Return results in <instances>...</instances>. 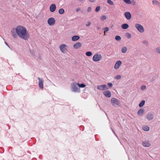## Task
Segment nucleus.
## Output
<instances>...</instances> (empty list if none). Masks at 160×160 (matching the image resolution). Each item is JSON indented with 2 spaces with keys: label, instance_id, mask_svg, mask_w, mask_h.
Masks as SVG:
<instances>
[{
  "label": "nucleus",
  "instance_id": "nucleus-1",
  "mask_svg": "<svg viewBox=\"0 0 160 160\" xmlns=\"http://www.w3.org/2000/svg\"><path fill=\"white\" fill-rule=\"evenodd\" d=\"M11 33L14 38H17L18 36L22 39L27 40L29 38V34L26 28L21 26H18L16 28H12Z\"/></svg>",
  "mask_w": 160,
  "mask_h": 160
},
{
  "label": "nucleus",
  "instance_id": "nucleus-2",
  "mask_svg": "<svg viewBox=\"0 0 160 160\" xmlns=\"http://www.w3.org/2000/svg\"><path fill=\"white\" fill-rule=\"evenodd\" d=\"M77 83L73 82L71 84V89L72 92L79 93L80 92V90L78 88Z\"/></svg>",
  "mask_w": 160,
  "mask_h": 160
},
{
  "label": "nucleus",
  "instance_id": "nucleus-3",
  "mask_svg": "<svg viewBox=\"0 0 160 160\" xmlns=\"http://www.w3.org/2000/svg\"><path fill=\"white\" fill-rule=\"evenodd\" d=\"M111 103L112 105L114 107L119 106L120 104V102L116 98H112L111 99Z\"/></svg>",
  "mask_w": 160,
  "mask_h": 160
},
{
  "label": "nucleus",
  "instance_id": "nucleus-4",
  "mask_svg": "<svg viewBox=\"0 0 160 160\" xmlns=\"http://www.w3.org/2000/svg\"><path fill=\"white\" fill-rule=\"evenodd\" d=\"M135 27L140 33H143L144 32V28L139 23H136L135 25Z\"/></svg>",
  "mask_w": 160,
  "mask_h": 160
},
{
  "label": "nucleus",
  "instance_id": "nucleus-5",
  "mask_svg": "<svg viewBox=\"0 0 160 160\" xmlns=\"http://www.w3.org/2000/svg\"><path fill=\"white\" fill-rule=\"evenodd\" d=\"M102 58L101 54L96 53L94 55L92 58V60L94 62H98L100 61Z\"/></svg>",
  "mask_w": 160,
  "mask_h": 160
},
{
  "label": "nucleus",
  "instance_id": "nucleus-6",
  "mask_svg": "<svg viewBox=\"0 0 160 160\" xmlns=\"http://www.w3.org/2000/svg\"><path fill=\"white\" fill-rule=\"evenodd\" d=\"M59 48L62 52L65 53L67 50L68 46L66 44H63L60 45Z\"/></svg>",
  "mask_w": 160,
  "mask_h": 160
},
{
  "label": "nucleus",
  "instance_id": "nucleus-7",
  "mask_svg": "<svg viewBox=\"0 0 160 160\" xmlns=\"http://www.w3.org/2000/svg\"><path fill=\"white\" fill-rule=\"evenodd\" d=\"M145 118L148 121H151L154 118V115L151 112H148L146 115Z\"/></svg>",
  "mask_w": 160,
  "mask_h": 160
},
{
  "label": "nucleus",
  "instance_id": "nucleus-8",
  "mask_svg": "<svg viewBox=\"0 0 160 160\" xmlns=\"http://www.w3.org/2000/svg\"><path fill=\"white\" fill-rule=\"evenodd\" d=\"M55 22V20L53 18H49L48 20V24L51 26L53 25Z\"/></svg>",
  "mask_w": 160,
  "mask_h": 160
},
{
  "label": "nucleus",
  "instance_id": "nucleus-9",
  "mask_svg": "<svg viewBox=\"0 0 160 160\" xmlns=\"http://www.w3.org/2000/svg\"><path fill=\"white\" fill-rule=\"evenodd\" d=\"M38 79L39 80L38 85L40 88L42 90L43 88V82L44 80L42 78H40L38 77Z\"/></svg>",
  "mask_w": 160,
  "mask_h": 160
},
{
  "label": "nucleus",
  "instance_id": "nucleus-10",
  "mask_svg": "<svg viewBox=\"0 0 160 160\" xmlns=\"http://www.w3.org/2000/svg\"><path fill=\"white\" fill-rule=\"evenodd\" d=\"M97 88L102 91L108 89V87L105 84L98 85L97 87Z\"/></svg>",
  "mask_w": 160,
  "mask_h": 160
},
{
  "label": "nucleus",
  "instance_id": "nucleus-11",
  "mask_svg": "<svg viewBox=\"0 0 160 160\" xmlns=\"http://www.w3.org/2000/svg\"><path fill=\"white\" fill-rule=\"evenodd\" d=\"M122 64V62L121 61H118L117 62H116L115 64L114 67V68L115 69H118L121 66Z\"/></svg>",
  "mask_w": 160,
  "mask_h": 160
},
{
  "label": "nucleus",
  "instance_id": "nucleus-12",
  "mask_svg": "<svg viewBox=\"0 0 160 160\" xmlns=\"http://www.w3.org/2000/svg\"><path fill=\"white\" fill-rule=\"evenodd\" d=\"M143 146L146 147H148L151 146V144L148 140H145L142 142Z\"/></svg>",
  "mask_w": 160,
  "mask_h": 160
},
{
  "label": "nucleus",
  "instance_id": "nucleus-13",
  "mask_svg": "<svg viewBox=\"0 0 160 160\" xmlns=\"http://www.w3.org/2000/svg\"><path fill=\"white\" fill-rule=\"evenodd\" d=\"M103 95L107 98H110L111 96V93L108 90L105 91L103 92Z\"/></svg>",
  "mask_w": 160,
  "mask_h": 160
},
{
  "label": "nucleus",
  "instance_id": "nucleus-14",
  "mask_svg": "<svg viewBox=\"0 0 160 160\" xmlns=\"http://www.w3.org/2000/svg\"><path fill=\"white\" fill-rule=\"evenodd\" d=\"M56 6L55 4H51L50 6V11L52 12H54L56 10Z\"/></svg>",
  "mask_w": 160,
  "mask_h": 160
},
{
  "label": "nucleus",
  "instance_id": "nucleus-15",
  "mask_svg": "<svg viewBox=\"0 0 160 160\" xmlns=\"http://www.w3.org/2000/svg\"><path fill=\"white\" fill-rule=\"evenodd\" d=\"M124 15L125 18L128 19L129 20L131 18V15L129 12H126L124 13Z\"/></svg>",
  "mask_w": 160,
  "mask_h": 160
},
{
  "label": "nucleus",
  "instance_id": "nucleus-16",
  "mask_svg": "<svg viewBox=\"0 0 160 160\" xmlns=\"http://www.w3.org/2000/svg\"><path fill=\"white\" fill-rule=\"evenodd\" d=\"M82 43L81 42H77L73 45V48L75 49L80 48L82 46Z\"/></svg>",
  "mask_w": 160,
  "mask_h": 160
},
{
  "label": "nucleus",
  "instance_id": "nucleus-17",
  "mask_svg": "<svg viewBox=\"0 0 160 160\" xmlns=\"http://www.w3.org/2000/svg\"><path fill=\"white\" fill-rule=\"evenodd\" d=\"M144 111L143 109H141L138 112L137 114L139 116H142L144 113Z\"/></svg>",
  "mask_w": 160,
  "mask_h": 160
},
{
  "label": "nucleus",
  "instance_id": "nucleus-18",
  "mask_svg": "<svg viewBox=\"0 0 160 160\" xmlns=\"http://www.w3.org/2000/svg\"><path fill=\"white\" fill-rule=\"evenodd\" d=\"M129 27V26L128 24L125 23L122 24L121 26V28L124 29H126L128 28Z\"/></svg>",
  "mask_w": 160,
  "mask_h": 160
},
{
  "label": "nucleus",
  "instance_id": "nucleus-19",
  "mask_svg": "<svg viewBox=\"0 0 160 160\" xmlns=\"http://www.w3.org/2000/svg\"><path fill=\"white\" fill-rule=\"evenodd\" d=\"M79 38L80 37L78 36H74L72 37V41H76L78 40Z\"/></svg>",
  "mask_w": 160,
  "mask_h": 160
},
{
  "label": "nucleus",
  "instance_id": "nucleus-20",
  "mask_svg": "<svg viewBox=\"0 0 160 160\" xmlns=\"http://www.w3.org/2000/svg\"><path fill=\"white\" fill-rule=\"evenodd\" d=\"M152 2L153 4L160 6V3L157 0H153Z\"/></svg>",
  "mask_w": 160,
  "mask_h": 160
},
{
  "label": "nucleus",
  "instance_id": "nucleus-21",
  "mask_svg": "<svg viewBox=\"0 0 160 160\" xmlns=\"http://www.w3.org/2000/svg\"><path fill=\"white\" fill-rule=\"evenodd\" d=\"M127 51V48L126 47H123L121 49L122 52L123 53H126Z\"/></svg>",
  "mask_w": 160,
  "mask_h": 160
},
{
  "label": "nucleus",
  "instance_id": "nucleus-22",
  "mask_svg": "<svg viewBox=\"0 0 160 160\" xmlns=\"http://www.w3.org/2000/svg\"><path fill=\"white\" fill-rule=\"evenodd\" d=\"M143 129L145 131H148L149 130V127L147 126H143L142 127Z\"/></svg>",
  "mask_w": 160,
  "mask_h": 160
},
{
  "label": "nucleus",
  "instance_id": "nucleus-23",
  "mask_svg": "<svg viewBox=\"0 0 160 160\" xmlns=\"http://www.w3.org/2000/svg\"><path fill=\"white\" fill-rule=\"evenodd\" d=\"M77 84L79 88H84L86 86V85L84 83L79 84V83H77Z\"/></svg>",
  "mask_w": 160,
  "mask_h": 160
},
{
  "label": "nucleus",
  "instance_id": "nucleus-24",
  "mask_svg": "<svg viewBox=\"0 0 160 160\" xmlns=\"http://www.w3.org/2000/svg\"><path fill=\"white\" fill-rule=\"evenodd\" d=\"M145 101L144 100H142L139 104V107H142L145 104Z\"/></svg>",
  "mask_w": 160,
  "mask_h": 160
},
{
  "label": "nucleus",
  "instance_id": "nucleus-25",
  "mask_svg": "<svg viewBox=\"0 0 160 160\" xmlns=\"http://www.w3.org/2000/svg\"><path fill=\"white\" fill-rule=\"evenodd\" d=\"M58 12L59 13L62 14L64 13V10L63 8H61L59 9Z\"/></svg>",
  "mask_w": 160,
  "mask_h": 160
},
{
  "label": "nucleus",
  "instance_id": "nucleus-26",
  "mask_svg": "<svg viewBox=\"0 0 160 160\" xmlns=\"http://www.w3.org/2000/svg\"><path fill=\"white\" fill-rule=\"evenodd\" d=\"M142 43L143 44L145 45H146L147 46H148L149 45L148 42L146 40H143L142 41Z\"/></svg>",
  "mask_w": 160,
  "mask_h": 160
},
{
  "label": "nucleus",
  "instance_id": "nucleus-27",
  "mask_svg": "<svg viewBox=\"0 0 160 160\" xmlns=\"http://www.w3.org/2000/svg\"><path fill=\"white\" fill-rule=\"evenodd\" d=\"M107 2L110 5L113 6L114 3L111 0H107Z\"/></svg>",
  "mask_w": 160,
  "mask_h": 160
},
{
  "label": "nucleus",
  "instance_id": "nucleus-28",
  "mask_svg": "<svg viewBox=\"0 0 160 160\" xmlns=\"http://www.w3.org/2000/svg\"><path fill=\"white\" fill-rule=\"evenodd\" d=\"M107 18L106 16L105 15H102L100 19L102 21H104Z\"/></svg>",
  "mask_w": 160,
  "mask_h": 160
},
{
  "label": "nucleus",
  "instance_id": "nucleus-29",
  "mask_svg": "<svg viewBox=\"0 0 160 160\" xmlns=\"http://www.w3.org/2000/svg\"><path fill=\"white\" fill-rule=\"evenodd\" d=\"M124 2L127 4H131L132 3L130 0H123Z\"/></svg>",
  "mask_w": 160,
  "mask_h": 160
},
{
  "label": "nucleus",
  "instance_id": "nucleus-30",
  "mask_svg": "<svg viewBox=\"0 0 160 160\" xmlns=\"http://www.w3.org/2000/svg\"><path fill=\"white\" fill-rule=\"evenodd\" d=\"M92 54V53L91 52L88 51V52H87L86 53V55L88 56V57L91 56Z\"/></svg>",
  "mask_w": 160,
  "mask_h": 160
},
{
  "label": "nucleus",
  "instance_id": "nucleus-31",
  "mask_svg": "<svg viewBox=\"0 0 160 160\" xmlns=\"http://www.w3.org/2000/svg\"><path fill=\"white\" fill-rule=\"evenodd\" d=\"M115 39L117 41H120L121 39V37L119 36H117L115 37Z\"/></svg>",
  "mask_w": 160,
  "mask_h": 160
},
{
  "label": "nucleus",
  "instance_id": "nucleus-32",
  "mask_svg": "<svg viewBox=\"0 0 160 160\" xmlns=\"http://www.w3.org/2000/svg\"><path fill=\"white\" fill-rule=\"evenodd\" d=\"M126 36L128 38H130L131 37V35L128 33H127L126 34Z\"/></svg>",
  "mask_w": 160,
  "mask_h": 160
},
{
  "label": "nucleus",
  "instance_id": "nucleus-33",
  "mask_svg": "<svg viewBox=\"0 0 160 160\" xmlns=\"http://www.w3.org/2000/svg\"><path fill=\"white\" fill-rule=\"evenodd\" d=\"M100 6H97L96 8V9H95L96 12H98L99 11V10H100Z\"/></svg>",
  "mask_w": 160,
  "mask_h": 160
},
{
  "label": "nucleus",
  "instance_id": "nucleus-34",
  "mask_svg": "<svg viewBox=\"0 0 160 160\" xmlns=\"http://www.w3.org/2000/svg\"><path fill=\"white\" fill-rule=\"evenodd\" d=\"M146 87L145 85H142L141 86V90L143 91L146 89Z\"/></svg>",
  "mask_w": 160,
  "mask_h": 160
},
{
  "label": "nucleus",
  "instance_id": "nucleus-35",
  "mask_svg": "<svg viewBox=\"0 0 160 160\" xmlns=\"http://www.w3.org/2000/svg\"><path fill=\"white\" fill-rule=\"evenodd\" d=\"M92 10V8L91 7H89L87 9V11L88 12H91Z\"/></svg>",
  "mask_w": 160,
  "mask_h": 160
},
{
  "label": "nucleus",
  "instance_id": "nucleus-36",
  "mask_svg": "<svg viewBox=\"0 0 160 160\" xmlns=\"http://www.w3.org/2000/svg\"><path fill=\"white\" fill-rule=\"evenodd\" d=\"M156 52L160 54V48H158L156 49Z\"/></svg>",
  "mask_w": 160,
  "mask_h": 160
},
{
  "label": "nucleus",
  "instance_id": "nucleus-37",
  "mask_svg": "<svg viewBox=\"0 0 160 160\" xmlns=\"http://www.w3.org/2000/svg\"><path fill=\"white\" fill-rule=\"evenodd\" d=\"M103 29L105 31V32H108L109 30V28L107 27L103 28Z\"/></svg>",
  "mask_w": 160,
  "mask_h": 160
},
{
  "label": "nucleus",
  "instance_id": "nucleus-38",
  "mask_svg": "<svg viewBox=\"0 0 160 160\" xmlns=\"http://www.w3.org/2000/svg\"><path fill=\"white\" fill-rule=\"evenodd\" d=\"M121 78V76L120 75H117L115 77V78L117 79H119Z\"/></svg>",
  "mask_w": 160,
  "mask_h": 160
},
{
  "label": "nucleus",
  "instance_id": "nucleus-39",
  "mask_svg": "<svg viewBox=\"0 0 160 160\" xmlns=\"http://www.w3.org/2000/svg\"><path fill=\"white\" fill-rule=\"evenodd\" d=\"M91 24V22L89 21H88L87 22V23L86 24V25L88 27Z\"/></svg>",
  "mask_w": 160,
  "mask_h": 160
},
{
  "label": "nucleus",
  "instance_id": "nucleus-40",
  "mask_svg": "<svg viewBox=\"0 0 160 160\" xmlns=\"http://www.w3.org/2000/svg\"><path fill=\"white\" fill-rule=\"evenodd\" d=\"M108 85L109 87L111 88L112 87L113 85L112 83H108Z\"/></svg>",
  "mask_w": 160,
  "mask_h": 160
},
{
  "label": "nucleus",
  "instance_id": "nucleus-41",
  "mask_svg": "<svg viewBox=\"0 0 160 160\" xmlns=\"http://www.w3.org/2000/svg\"><path fill=\"white\" fill-rule=\"evenodd\" d=\"M111 128L112 129V131L113 132V133H114V134L117 137V135L115 134V131H114V130L112 129V128Z\"/></svg>",
  "mask_w": 160,
  "mask_h": 160
},
{
  "label": "nucleus",
  "instance_id": "nucleus-42",
  "mask_svg": "<svg viewBox=\"0 0 160 160\" xmlns=\"http://www.w3.org/2000/svg\"><path fill=\"white\" fill-rule=\"evenodd\" d=\"M89 1L91 2H95V0H89Z\"/></svg>",
  "mask_w": 160,
  "mask_h": 160
},
{
  "label": "nucleus",
  "instance_id": "nucleus-43",
  "mask_svg": "<svg viewBox=\"0 0 160 160\" xmlns=\"http://www.w3.org/2000/svg\"><path fill=\"white\" fill-rule=\"evenodd\" d=\"M81 10V9L80 8H77L76 10V11L77 12H78L79 11H80Z\"/></svg>",
  "mask_w": 160,
  "mask_h": 160
},
{
  "label": "nucleus",
  "instance_id": "nucleus-44",
  "mask_svg": "<svg viewBox=\"0 0 160 160\" xmlns=\"http://www.w3.org/2000/svg\"><path fill=\"white\" fill-rule=\"evenodd\" d=\"M5 43L7 45L8 47H9V46L8 45L7 43L6 42H5Z\"/></svg>",
  "mask_w": 160,
  "mask_h": 160
},
{
  "label": "nucleus",
  "instance_id": "nucleus-45",
  "mask_svg": "<svg viewBox=\"0 0 160 160\" xmlns=\"http://www.w3.org/2000/svg\"><path fill=\"white\" fill-rule=\"evenodd\" d=\"M154 80V79H153L152 80H151V81L152 82Z\"/></svg>",
  "mask_w": 160,
  "mask_h": 160
},
{
  "label": "nucleus",
  "instance_id": "nucleus-46",
  "mask_svg": "<svg viewBox=\"0 0 160 160\" xmlns=\"http://www.w3.org/2000/svg\"><path fill=\"white\" fill-rule=\"evenodd\" d=\"M98 29H100V27H98Z\"/></svg>",
  "mask_w": 160,
  "mask_h": 160
},
{
  "label": "nucleus",
  "instance_id": "nucleus-47",
  "mask_svg": "<svg viewBox=\"0 0 160 160\" xmlns=\"http://www.w3.org/2000/svg\"><path fill=\"white\" fill-rule=\"evenodd\" d=\"M106 32H105V31H104V34L105 35Z\"/></svg>",
  "mask_w": 160,
  "mask_h": 160
}]
</instances>
